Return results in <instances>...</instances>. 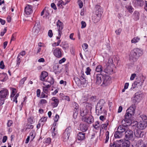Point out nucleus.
Masks as SVG:
<instances>
[{
    "mask_svg": "<svg viewBox=\"0 0 147 147\" xmlns=\"http://www.w3.org/2000/svg\"><path fill=\"white\" fill-rule=\"evenodd\" d=\"M136 106L135 104L132 105L126 111V113L125 115V118L121 122V124H125V123L128 125H130L131 123L132 116L134 115Z\"/></svg>",
    "mask_w": 147,
    "mask_h": 147,
    "instance_id": "1",
    "label": "nucleus"
},
{
    "mask_svg": "<svg viewBox=\"0 0 147 147\" xmlns=\"http://www.w3.org/2000/svg\"><path fill=\"white\" fill-rule=\"evenodd\" d=\"M143 54V50L138 49L135 48L132 50L129 55V59L131 61H135Z\"/></svg>",
    "mask_w": 147,
    "mask_h": 147,
    "instance_id": "2",
    "label": "nucleus"
},
{
    "mask_svg": "<svg viewBox=\"0 0 147 147\" xmlns=\"http://www.w3.org/2000/svg\"><path fill=\"white\" fill-rule=\"evenodd\" d=\"M105 102L103 99L100 100L97 104L96 107V113L97 115H99L103 113L106 115L107 112L103 109Z\"/></svg>",
    "mask_w": 147,
    "mask_h": 147,
    "instance_id": "3",
    "label": "nucleus"
},
{
    "mask_svg": "<svg viewBox=\"0 0 147 147\" xmlns=\"http://www.w3.org/2000/svg\"><path fill=\"white\" fill-rule=\"evenodd\" d=\"M122 125H119L117 129V131L114 134V136L115 138H119L123 136V133L125 132L126 130V126H129L125 123V124H121Z\"/></svg>",
    "mask_w": 147,
    "mask_h": 147,
    "instance_id": "4",
    "label": "nucleus"
},
{
    "mask_svg": "<svg viewBox=\"0 0 147 147\" xmlns=\"http://www.w3.org/2000/svg\"><path fill=\"white\" fill-rule=\"evenodd\" d=\"M145 79V77L142 75L138 77L136 79V81L132 84V86L133 88H134L136 87H141Z\"/></svg>",
    "mask_w": 147,
    "mask_h": 147,
    "instance_id": "5",
    "label": "nucleus"
},
{
    "mask_svg": "<svg viewBox=\"0 0 147 147\" xmlns=\"http://www.w3.org/2000/svg\"><path fill=\"white\" fill-rule=\"evenodd\" d=\"M57 26L58 32V36L57 37V39H59L61 36L62 34V30L63 28V24L59 20L57 22Z\"/></svg>",
    "mask_w": 147,
    "mask_h": 147,
    "instance_id": "6",
    "label": "nucleus"
},
{
    "mask_svg": "<svg viewBox=\"0 0 147 147\" xmlns=\"http://www.w3.org/2000/svg\"><path fill=\"white\" fill-rule=\"evenodd\" d=\"M103 82L101 86H106L110 84L112 82L111 78L109 76L104 75L103 77Z\"/></svg>",
    "mask_w": 147,
    "mask_h": 147,
    "instance_id": "7",
    "label": "nucleus"
},
{
    "mask_svg": "<svg viewBox=\"0 0 147 147\" xmlns=\"http://www.w3.org/2000/svg\"><path fill=\"white\" fill-rule=\"evenodd\" d=\"M71 131V128L70 127H67L65 129L63 135V141L65 142L68 140Z\"/></svg>",
    "mask_w": 147,
    "mask_h": 147,
    "instance_id": "8",
    "label": "nucleus"
},
{
    "mask_svg": "<svg viewBox=\"0 0 147 147\" xmlns=\"http://www.w3.org/2000/svg\"><path fill=\"white\" fill-rule=\"evenodd\" d=\"M104 75H102L101 74H94V77L96 79V84L99 85L100 84L102 81L103 79V77Z\"/></svg>",
    "mask_w": 147,
    "mask_h": 147,
    "instance_id": "9",
    "label": "nucleus"
},
{
    "mask_svg": "<svg viewBox=\"0 0 147 147\" xmlns=\"http://www.w3.org/2000/svg\"><path fill=\"white\" fill-rule=\"evenodd\" d=\"M53 53L54 55L57 58H60L62 56L61 49L59 48H57L53 50Z\"/></svg>",
    "mask_w": 147,
    "mask_h": 147,
    "instance_id": "10",
    "label": "nucleus"
},
{
    "mask_svg": "<svg viewBox=\"0 0 147 147\" xmlns=\"http://www.w3.org/2000/svg\"><path fill=\"white\" fill-rule=\"evenodd\" d=\"M9 95L8 90L6 88H3L0 91V98L5 99Z\"/></svg>",
    "mask_w": 147,
    "mask_h": 147,
    "instance_id": "11",
    "label": "nucleus"
},
{
    "mask_svg": "<svg viewBox=\"0 0 147 147\" xmlns=\"http://www.w3.org/2000/svg\"><path fill=\"white\" fill-rule=\"evenodd\" d=\"M126 128V130L125 131V138L127 139L130 140L132 139L133 136V131L130 129H127Z\"/></svg>",
    "mask_w": 147,
    "mask_h": 147,
    "instance_id": "12",
    "label": "nucleus"
},
{
    "mask_svg": "<svg viewBox=\"0 0 147 147\" xmlns=\"http://www.w3.org/2000/svg\"><path fill=\"white\" fill-rule=\"evenodd\" d=\"M82 120L88 123H91L93 121V119L92 116L86 115L82 117Z\"/></svg>",
    "mask_w": 147,
    "mask_h": 147,
    "instance_id": "13",
    "label": "nucleus"
},
{
    "mask_svg": "<svg viewBox=\"0 0 147 147\" xmlns=\"http://www.w3.org/2000/svg\"><path fill=\"white\" fill-rule=\"evenodd\" d=\"M133 4L135 7H142L144 4V2L141 0H133Z\"/></svg>",
    "mask_w": 147,
    "mask_h": 147,
    "instance_id": "14",
    "label": "nucleus"
},
{
    "mask_svg": "<svg viewBox=\"0 0 147 147\" xmlns=\"http://www.w3.org/2000/svg\"><path fill=\"white\" fill-rule=\"evenodd\" d=\"M134 134L135 136L137 138H142L143 136L144 133L140 129H136L134 131Z\"/></svg>",
    "mask_w": 147,
    "mask_h": 147,
    "instance_id": "15",
    "label": "nucleus"
},
{
    "mask_svg": "<svg viewBox=\"0 0 147 147\" xmlns=\"http://www.w3.org/2000/svg\"><path fill=\"white\" fill-rule=\"evenodd\" d=\"M141 98L140 94L136 93L134 96L132 98L133 102L134 104L139 102Z\"/></svg>",
    "mask_w": 147,
    "mask_h": 147,
    "instance_id": "16",
    "label": "nucleus"
},
{
    "mask_svg": "<svg viewBox=\"0 0 147 147\" xmlns=\"http://www.w3.org/2000/svg\"><path fill=\"white\" fill-rule=\"evenodd\" d=\"M40 23H36L33 28L32 32L35 34H38L40 30Z\"/></svg>",
    "mask_w": 147,
    "mask_h": 147,
    "instance_id": "17",
    "label": "nucleus"
},
{
    "mask_svg": "<svg viewBox=\"0 0 147 147\" xmlns=\"http://www.w3.org/2000/svg\"><path fill=\"white\" fill-rule=\"evenodd\" d=\"M147 126V124L145 121L140 122L138 123L137 125L138 129L140 130L144 129Z\"/></svg>",
    "mask_w": 147,
    "mask_h": 147,
    "instance_id": "18",
    "label": "nucleus"
},
{
    "mask_svg": "<svg viewBox=\"0 0 147 147\" xmlns=\"http://www.w3.org/2000/svg\"><path fill=\"white\" fill-rule=\"evenodd\" d=\"M94 12L95 14H100L102 15L103 11L102 8L99 5H97L95 8Z\"/></svg>",
    "mask_w": 147,
    "mask_h": 147,
    "instance_id": "19",
    "label": "nucleus"
},
{
    "mask_svg": "<svg viewBox=\"0 0 147 147\" xmlns=\"http://www.w3.org/2000/svg\"><path fill=\"white\" fill-rule=\"evenodd\" d=\"M25 11L27 15L31 14L33 12L32 6L29 5H27L25 7Z\"/></svg>",
    "mask_w": 147,
    "mask_h": 147,
    "instance_id": "20",
    "label": "nucleus"
},
{
    "mask_svg": "<svg viewBox=\"0 0 147 147\" xmlns=\"http://www.w3.org/2000/svg\"><path fill=\"white\" fill-rule=\"evenodd\" d=\"M101 16L100 14H97L95 13V14L92 17V20L93 22L94 23L98 22L101 19Z\"/></svg>",
    "mask_w": 147,
    "mask_h": 147,
    "instance_id": "21",
    "label": "nucleus"
},
{
    "mask_svg": "<svg viewBox=\"0 0 147 147\" xmlns=\"http://www.w3.org/2000/svg\"><path fill=\"white\" fill-rule=\"evenodd\" d=\"M113 69L110 65H108L106 67H104L103 71L108 74H111L112 72Z\"/></svg>",
    "mask_w": 147,
    "mask_h": 147,
    "instance_id": "22",
    "label": "nucleus"
},
{
    "mask_svg": "<svg viewBox=\"0 0 147 147\" xmlns=\"http://www.w3.org/2000/svg\"><path fill=\"white\" fill-rule=\"evenodd\" d=\"M48 73L45 71L42 72L40 76V80L41 81H45L46 78L48 76Z\"/></svg>",
    "mask_w": 147,
    "mask_h": 147,
    "instance_id": "23",
    "label": "nucleus"
},
{
    "mask_svg": "<svg viewBox=\"0 0 147 147\" xmlns=\"http://www.w3.org/2000/svg\"><path fill=\"white\" fill-rule=\"evenodd\" d=\"M52 100L54 102L52 103V105L54 107H57L59 102L58 99L56 97H54L52 98Z\"/></svg>",
    "mask_w": 147,
    "mask_h": 147,
    "instance_id": "24",
    "label": "nucleus"
},
{
    "mask_svg": "<svg viewBox=\"0 0 147 147\" xmlns=\"http://www.w3.org/2000/svg\"><path fill=\"white\" fill-rule=\"evenodd\" d=\"M85 134L82 132H79L77 135V138L79 140H83L85 138Z\"/></svg>",
    "mask_w": 147,
    "mask_h": 147,
    "instance_id": "25",
    "label": "nucleus"
},
{
    "mask_svg": "<svg viewBox=\"0 0 147 147\" xmlns=\"http://www.w3.org/2000/svg\"><path fill=\"white\" fill-rule=\"evenodd\" d=\"M54 71L56 74H58L61 72V69H59V66L58 65H54L53 67Z\"/></svg>",
    "mask_w": 147,
    "mask_h": 147,
    "instance_id": "26",
    "label": "nucleus"
},
{
    "mask_svg": "<svg viewBox=\"0 0 147 147\" xmlns=\"http://www.w3.org/2000/svg\"><path fill=\"white\" fill-rule=\"evenodd\" d=\"M43 84L45 86L43 87V92L47 94L48 92V89L50 87V85L49 84L47 85L45 83H43Z\"/></svg>",
    "mask_w": 147,
    "mask_h": 147,
    "instance_id": "27",
    "label": "nucleus"
},
{
    "mask_svg": "<svg viewBox=\"0 0 147 147\" xmlns=\"http://www.w3.org/2000/svg\"><path fill=\"white\" fill-rule=\"evenodd\" d=\"M80 130L83 132H85L87 130L88 127L86 124L81 123L80 125Z\"/></svg>",
    "mask_w": 147,
    "mask_h": 147,
    "instance_id": "28",
    "label": "nucleus"
},
{
    "mask_svg": "<svg viewBox=\"0 0 147 147\" xmlns=\"http://www.w3.org/2000/svg\"><path fill=\"white\" fill-rule=\"evenodd\" d=\"M109 121L108 120H107L105 123L102 124L100 127V130H101L102 129H104L106 130L107 129V126L109 124Z\"/></svg>",
    "mask_w": 147,
    "mask_h": 147,
    "instance_id": "29",
    "label": "nucleus"
},
{
    "mask_svg": "<svg viewBox=\"0 0 147 147\" xmlns=\"http://www.w3.org/2000/svg\"><path fill=\"white\" fill-rule=\"evenodd\" d=\"M137 147H146V145L141 140H139L136 144Z\"/></svg>",
    "mask_w": 147,
    "mask_h": 147,
    "instance_id": "30",
    "label": "nucleus"
},
{
    "mask_svg": "<svg viewBox=\"0 0 147 147\" xmlns=\"http://www.w3.org/2000/svg\"><path fill=\"white\" fill-rule=\"evenodd\" d=\"M103 68L101 65H99L96 67L95 71L97 72L101 73L103 71Z\"/></svg>",
    "mask_w": 147,
    "mask_h": 147,
    "instance_id": "31",
    "label": "nucleus"
},
{
    "mask_svg": "<svg viewBox=\"0 0 147 147\" xmlns=\"http://www.w3.org/2000/svg\"><path fill=\"white\" fill-rule=\"evenodd\" d=\"M68 3V2L67 1L66 3H64L61 0L58 1L57 5L60 8H63V5H65Z\"/></svg>",
    "mask_w": 147,
    "mask_h": 147,
    "instance_id": "32",
    "label": "nucleus"
},
{
    "mask_svg": "<svg viewBox=\"0 0 147 147\" xmlns=\"http://www.w3.org/2000/svg\"><path fill=\"white\" fill-rule=\"evenodd\" d=\"M133 16L135 20L137 21L139 19V13L138 11H135L133 14Z\"/></svg>",
    "mask_w": 147,
    "mask_h": 147,
    "instance_id": "33",
    "label": "nucleus"
},
{
    "mask_svg": "<svg viewBox=\"0 0 147 147\" xmlns=\"http://www.w3.org/2000/svg\"><path fill=\"white\" fill-rule=\"evenodd\" d=\"M88 113V112L86 109H85L84 110L83 109L80 110V114L81 116L82 117L86 116L87 114Z\"/></svg>",
    "mask_w": 147,
    "mask_h": 147,
    "instance_id": "34",
    "label": "nucleus"
},
{
    "mask_svg": "<svg viewBox=\"0 0 147 147\" xmlns=\"http://www.w3.org/2000/svg\"><path fill=\"white\" fill-rule=\"evenodd\" d=\"M45 81L49 83L50 84V86L53 84L54 82V80L51 77H48L47 80H46Z\"/></svg>",
    "mask_w": 147,
    "mask_h": 147,
    "instance_id": "35",
    "label": "nucleus"
},
{
    "mask_svg": "<svg viewBox=\"0 0 147 147\" xmlns=\"http://www.w3.org/2000/svg\"><path fill=\"white\" fill-rule=\"evenodd\" d=\"M140 40V38L138 36L134 38L131 40L132 43H136L138 42Z\"/></svg>",
    "mask_w": 147,
    "mask_h": 147,
    "instance_id": "36",
    "label": "nucleus"
},
{
    "mask_svg": "<svg viewBox=\"0 0 147 147\" xmlns=\"http://www.w3.org/2000/svg\"><path fill=\"white\" fill-rule=\"evenodd\" d=\"M74 80L77 84H83L82 82H81V80L80 79H79L77 77H75L74 78Z\"/></svg>",
    "mask_w": 147,
    "mask_h": 147,
    "instance_id": "37",
    "label": "nucleus"
},
{
    "mask_svg": "<svg viewBox=\"0 0 147 147\" xmlns=\"http://www.w3.org/2000/svg\"><path fill=\"white\" fill-rule=\"evenodd\" d=\"M61 46L62 47L64 50H65L66 49H68L69 47L68 44L67 43L61 44Z\"/></svg>",
    "mask_w": 147,
    "mask_h": 147,
    "instance_id": "38",
    "label": "nucleus"
},
{
    "mask_svg": "<svg viewBox=\"0 0 147 147\" xmlns=\"http://www.w3.org/2000/svg\"><path fill=\"white\" fill-rule=\"evenodd\" d=\"M126 8L128 10V11L130 13H132L133 12L134 8L131 6H126Z\"/></svg>",
    "mask_w": 147,
    "mask_h": 147,
    "instance_id": "39",
    "label": "nucleus"
},
{
    "mask_svg": "<svg viewBox=\"0 0 147 147\" xmlns=\"http://www.w3.org/2000/svg\"><path fill=\"white\" fill-rule=\"evenodd\" d=\"M99 122L98 121L96 122L93 125V127L96 129H98L100 127L98 126Z\"/></svg>",
    "mask_w": 147,
    "mask_h": 147,
    "instance_id": "40",
    "label": "nucleus"
},
{
    "mask_svg": "<svg viewBox=\"0 0 147 147\" xmlns=\"http://www.w3.org/2000/svg\"><path fill=\"white\" fill-rule=\"evenodd\" d=\"M34 126L33 125L27 123L26 126V130L27 129H32L33 128Z\"/></svg>",
    "mask_w": 147,
    "mask_h": 147,
    "instance_id": "41",
    "label": "nucleus"
},
{
    "mask_svg": "<svg viewBox=\"0 0 147 147\" xmlns=\"http://www.w3.org/2000/svg\"><path fill=\"white\" fill-rule=\"evenodd\" d=\"M11 97H13L15 95V93H16V89L14 88H12L11 89Z\"/></svg>",
    "mask_w": 147,
    "mask_h": 147,
    "instance_id": "42",
    "label": "nucleus"
},
{
    "mask_svg": "<svg viewBox=\"0 0 147 147\" xmlns=\"http://www.w3.org/2000/svg\"><path fill=\"white\" fill-rule=\"evenodd\" d=\"M80 80H82L81 82H82L83 83H84L86 82L85 76L84 73H82V75L80 78Z\"/></svg>",
    "mask_w": 147,
    "mask_h": 147,
    "instance_id": "43",
    "label": "nucleus"
},
{
    "mask_svg": "<svg viewBox=\"0 0 147 147\" xmlns=\"http://www.w3.org/2000/svg\"><path fill=\"white\" fill-rule=\"evenodd\" d=\"M27 78L25 77L23 78L20 81V85L21 86L24 83V82L26 80Z\"/></svg>",
    "mask_w": 147,
    "mask_h": 147,
    "instance_id": "44",
    "label": "nucleus"
},
{
    "mask_svg": "<svg viewBox=\"0 0 147 147\" xmlns=\"http://www.w3.org/2000/svg\"><path fill=\"white\" fill-rule=\"evenodd\" d=\"M130 146L129 143L128 142H124L123 143V147H129Z\"/></svg>",
    "mask_w": 147,
    "mask_h": 147,
    "instance_id": "45",
    "label": "nucleus"
},
{
    "mask_svg": "<svg viewBox=\"0 0 147 147\" xmlns=\"http://www.w3.org/2000/svg\"><path fill=\"white\" fill-rule=\"evenodd\" d=\"M20 57L18 56L17 58V65L18 67L19 66L20 62L21 61V59H20Z\"/></svg>",
    "mask_w": 147,
    "mask_h": 147,
    "instance_id": "46",
    "label": "nucleus"
},
{
    "mask_svg": "<svg viewBox=\"0 0 147 147\" xmlns=\"http://www.w3.org/2000/svg\"><path fill=\"white\" fill-rule=\"evenodd\" d=\"M140 117L142 120H145L147 119V115H140Z\"/></svg>",
    "mask_w": 147,
    "mask_h": 147,
    "instance_id": "47",
    "label": "nucleus"
},
{
    "mask_svg": "<svg viewBox=\"0 0 147 147\" xmlns=\"http://www.w3.org/2000/svg\"><path fill=\"white\" fill-rule=\"evenodd\" d=\"M81 24L82 25L81 27L82 28H84L86 27V24L84 21H82L81 22Z\"/></svg>",
    "mask_w": 147,
    "mask_h": 147,
    "instance_id": "48",
    "label": "nucleus"
},
{
    "mask_svg": "<svg viewBox=\"0 0 147 147\" xmlns=\"http://www.w3.org/2000/svg\"><path fill=\"white\" fill-rule=\"evenodd\" d=\"M73 105L75 107V109H76V111H77L79 108V106L77 103L75 102H74Z\"/></svg>",
    "mask_w": 147,
    "mask_h": 147,
    "instance_id": "49",
    "label": "nucleus"
},
{
    "mask_svg": "<svg viewBox=\"0 0 147 147\" xmlns=\"http://www.w3.org/2000/svg\"><path fill=\"white\" fill-rule=\"evenodd\" d=\"M78 2L80 8H82L83 6V4L82 1L80 0H78Z\"/></svg>",
    "mask_w": 147,
    "mask_h": 147,
    "instance_id": "50",
    "label": "nucleus"
},
{
    "mask_svg": "<svg viewBox=\"0 0 147 147\" xmlns=\"http://www.w3.org/2000/svg\"><path fill=\"white\" fill-rule=\"evenodd\" d=\"M48 35L49 36L50 38H51L52 37L53 35V33L52 32V31L51 30H50L48 32Z\"/></svg>",
    "mask_w": 147,
    "mask_h": 147,
    "instance_id": "51",
    "label": "nucleus"
},
{
    "mask_svg": "<svg viewBox=\"0 0 147 147\" xmlns=\"http://www.w3.org/2000/svg\"><path fill=\"white\" fill-rule=\"evenodd\" d=\"M30 138L32 140L34 138L35 136L34 135V133L33 132H31L30 134Z\"/></svg>",
    "mask_w": 147,
    "mask_h": 147,
    "instance_id": "52",
    "label": "nucleus"
},
{
    "mask_svg": "<svg viewBox=\"0 0 147 147\" xmlns=\"http://www.w3.org/2000/svg\"><path fill=\"white\" fill-rule=\"evenodd\" d=\"M105 115H106L104 114V115H101L100 117V119L102 121H103L106 119V117L105 116Z\"/></svg>",
    "mask_w": 147,
    "mask_h": 147,
    "instance_id": "53",
    "label": "nucleus"
},
{
    "mask_svg": "<svg viewBox=\"0 0 147 147\" xmlns=\"http://www.w3.org/2000/svg\"><path fill=\"white\" fill-rule=\"evenodd\" d=\"M91 71V69L89 67H88L86 68V74L89 75L90 74V72Z\"/></svg>",
    "mask_w": 147,
    "mask_h": 147,
    "instance_id": "54",
    "label": "nucleus"
},
{
    "mask_svg": "<svg viewBox=\"0 0 147 147\" xmlns=\"http://www.w3.org/2000/svg\"><path fill=\"white\" fill-rule=\"evenodd\" d=\"M45 143L49 144L51 142V139L49 138H46L45 141Z\"/></svg>",
    "mask_w": 147,
    "mask_h": 147,
    "instance_id": "55",
    "label": "nucleus"
},
{
    "mask_svg": "<svg viewBox=\"0 0 147 147\" xmlns=\"http://www.w3.org/2000/svg\"><path fill=\"white\" fill-rule=\"evenodd\" d=\"M4 65L3 61H1L0 63V68L3 69L4 68Z\"/></svg>",
    "mask_w": 147,
    "mask_h": 147,
    "instance_id": "56",
    "label": "nucleus"
},
{
    "mask_svg": "<svg viewBox=\"0 0 147 147\" xmlns=\"http://www.w3.org/2000/svg\"><path fill=\"white\" fill-rule=\"evenodd\" d=\"M13 123L12 121L11 120H8L7 123V126L8 127H9Z\"/></svg>",
    "mask_w": 147,
    "mask_h": 147,
    "instance_id": "57",
    "label": "nucleus"
},
{
    "mask_svg": "<svg viewBox=\"0 0 147 147\" xmlns=\"http://www.w3.org/2000/svg\"><path fill=\"white\" fill-rule=\"evenodd\" d=\"M59 118V116L57 114H56L54 120L55 121H57L58 119Z\"/></svg>",
    "mask_w": 147,
    "mask_h": 147,
    "instance_id": "58",
    "label": "nucleus"
},
{
    "mask_svg": "<svg viewBox=\"0 0 147 147\" xmlns=\"http://www.w3.org/2000/svg\"><path fill=\"white\" fill-rule=\"evenodd\" d=\"M28 122L30 124H32L33 123V119L32 117H30L28 119Z\"/></svg>",
    "mask_w": 147,
    "mask_h": 147,
    "instance_id": "59",
    "label": "nucleus"
},
{
    "mask_svg": "<svg viewBox=\"0 0 147 147\" xmlns=\"http://www.w3.org/2000/svg\"><path fill=\"white\" fill-rule=\"evenodd\" d=\"M47 117H44V118H42L40 119V121H39V122H42L43 121H47Z\"/></svg>",
    "mask_w": 147,
    "mask_h": 147,
    "instance_id": "60",
    "label": "nucleus"
},
{
    "mask_svg": "<svg viewBox=\"0 0 147 147\" xmlns=\"http://www.w3.org/2000/svg\"><path fill=\"white\" fill-rule=\"evenodd\" d=\"M82 47L84 49L86 50L87 49L88 45L86 43H85L83 44Z\"/></svg>",
    "mask_w": 147,
    "mask_h": 147,
    "instance_id": "61",
    "label": "nucleus"
},
{
    "mask_svg": "<svg viewBox=\"0 0 147 147\" xmlns=\"http://www.w3.org/2000/svg\"><path fill=\"white\" fill-rule=\"evenodd\" d=\"M26 52L25 51H22L20 52L18 55V56L20 57V55H22V56H24L25 55Z\"/></svg>",
    "mask_w": 147,
    "mask_h": 147,
    "instance_id": "62",
    "label": "nucleus"
},
{
    "mask_svg": "<svg viewBox=\"0 0 147 147\" xmlns=\"http://www.w3.org/2000/svg\"><path fill=\"white\" fill-rule=\"evenodd\" d=\"M4 99L1 98L0 99V106L2 105L4 102Z\"/></svg>",
    "mask_w": 147,
    "mask_h": 147,
    "instance_id": "63",
    "label": "nucleus"
},
{
    "mask_svg": "<svg viewBox=\"0 0 147 147\" xmlns=\"http://www.w3.org/2000/svg\"><path fill=\"white\" fill-rule=\"evenodd\" d=\"M136 76V74H131V76L130 77V79L131 80H134L135 78V76Z\"/></svg>",
    "mask_w": 147,
    "mask_h": 147,
    "instance_id": "64",
    "label": "nucleus"
}]
</instances>
